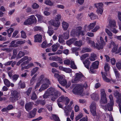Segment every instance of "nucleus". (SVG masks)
Here are the masks:
<instances>
[{
    "label": "nucleus",
    "mask_w": 121,
    "mask_h": 121,
    "mask_svg": "<svg viewBox=\"0 0 121 121\" xmlns=\"http://www.w3.org/2000/svg\"><path fill=\"white\" fill-rule=\"evenodd\" d=\"M60 95L59 92L55 88L50 87L47 90L43 96V98L46 99L51 96V100L54 102Z\"/></svg>",
    "instance_id": "f257e3e1"
},
{
    "label": "nucleus",
    "mask_w": 121,
    "mask_h": 121,
    "mask_svg": "<svg viewBox=\"0 0 121 121\" xmlns=\"http://www.w3.org/2000/svg\"><path fill=\"white\" fill-rule=\"evenodd\" d=\"M83 87L86 88L87 85L86 83H85L83 85L82 84L77 85L73 89V92L75 94L81 95L83 91Z\"/></svg>",
    "instance_id": "f03ea898"
},
{
    "label": "nucleus",
    "mask_w": 121,
    "mask_h": 121,
    "mask_svg": "<svg viewBox=\"0 0 121 121\" xmlns=\"http://www.w3.org/2000/svg\"><path fill=\"white\" fill-rule=\"evenodd\" d=\"M82 27H78L75 29H73L71 32V35L73 36L79 37L80 35L82 36L85 34V31L81 30Z\"/></svg>",
    "instance_id": "7ed1b4c3"
},
{
    "label": "nucleus",
    "mask_w": 121,
    "mask_h": 121,
    "mask_svg": "<svg viewBox=\"0 0 121 121\" xmlns=\"http://www.w3.org/2000/svg\"><path fill=\"white\" fill-rule=\"evenodd\" d=\"M96 39L97 42L96 43L95 48L98 50L102 49L106 44V43L104 41L103 38L102 37H100V41L99 39L97 38H96Z\"/></svg>",
    "instance_id": "20e7f679"
},
{
    "label": "nucleus",
    "mask_w": 121,
    "mask_h": 121,
    "mask_svg": "<svg viewBox=\"0 0 121 121\" xmlns=\"http://www.w3.org/2000/svg\"><path fill=\"white\" fill-rule=\"evenodd\" d=\"M37 22V20L34 15H32L29 17L24 22L25 25H31Z\"/></svg>",
    "instance_id": "39448f33"
},
{
    "label": "nucleus",
    "mask_w": 121,
    "mask_h": 121,
    "mask_svg": "<svg viewBox=\"0 0 121 121\" xmlns=\"http://www.w3.org/2000/svg\"><path fill=\"white\" fill-rule=\"evenodd\" d=\"M12 97L10 98V100L13 102H14L20 98V95L18 92L16 91L12 92Z\"/></svg>",
    "instance_id": "423d86ee"
},
{
    "label": "nucleus",
    "mask_w": 121,
    "mask_h": 121,
    "mask_svg": "<svg viewBox=\"0 0 121 121\" xmlns=\"http://www.w3.org/2000/svg\"><path fill=\"white\" fill-rule=\"evenodd\" d=\"M58 81L62 86H65V87L66 88H68L70 86V83H69L66 85L67 82L66 80L65 79L64 76L62 77H60V79Z\"/></svg>",
    "instance_id": "0eeeda50"
},
{
    "label": "nucleus",
    "mask_w": 121,
    "mask_h": 121,
    "mask_svg": "<svg viewBox=\"0 0 121 121\" xmlns=\"http://www.w3.org/2000/svg\"><path fill=\"white\" fill-rule=\"evenodd\" d=\"M69 32L67 31L64 33L63 35H60L59 36L58 41L60 43L63 42L64 41L63 39H68L69 36Z\"/></svg>",
    "instance_id": "6e6552de"
},
{
    "label": "nucleus",
    "mask_w": 121,
    "mask_h": 121,
    "mask_svg": "<svg viewBox=\"0 0 121 121\" xmlns=\"http://www.w3.org/2000/svg\"><path fill=\"white\" fill-rule=\"evenodd\" d=\"M109 97L110 99V103L108 105H106V108L108 109V111H110L112 110V107L114 105V101L112 95H110L109 96Z\"/></svg>",
    "instance_id": "1a4fd4ad"
},
{
    "label": "nucleus",
    "mask_w": 121,
    "mask_h": 121,
    "mask_svg": "<svg viewBox=\"0 0 121 121\" xmlns=\"http://www.w3.org/2000/svg\"><path fill=\"white\" fill-rule=\"evenodd\" d=\"M96 105L94 102H92L90 106V111L93 116L96 115Z\"/></svg>",
    "instance_id": "9d476101"
},
{
    "label": "nucleus",
    "mask_w": 121,
    "mask_h": 121,
    "mask_svg": "<svg viewBox=\"0 0 121 121\" xmlns=\"http://www.w3.org/2000/svg\"><path fill=\"white\" fill-rule=\"evenodd\" d=\"M103 4L101 3L96 4H95V7L97 8L96 12L98 14H102L103 9L102 8Z\"/></svg>",
    "instance_id": "9b49d317"
},
{
    "label": "nucleus",
    "mask_w": 121,
    "mask_h": 121,
    "mask_svg": "<svg viewBox=\"0 0 121 121\" xmlns=\"http://www.w3.org/2000/svg\"><path fill=\"white\" fill-rule=\"evenodd\" d=\"M46 82H43V84L41 85V87L39 90V92H41L47 88L49 86V85L50 84V82L49 80H47Z\"/></svg>",
    "instance_id": "f8f14e48"
},
{
    "label": "nucleus",
    "mask_w": 121,
    "mask_h": 121,
    "mask_svg": "<svg viewBox=\"0 0 121 121\" xmlns=\"http://www.w3.org/2000/svg\"><path fill=\"white\" fill-rule=\"evenodd\" d=\"M31 60V58L30 57H28L27 56H25L22 58L21 60L22 62H23L21 64L22 67V66H24L26 65Z\"/></svg>",
    "instance_id": "ddd939ff"
},
{
    "label": "nucleus",
    "mask_w": 121,
    "mask_h": 121,
    "mask_svg": "<svg viewBox=\"0 0 121 121\" xmlns=\"http://www.w3.org/2000/svg\"><path fill=\"white\" fill-rule=\"evenodd\" d=\"M72 109V107L69 106H65L64 108H63L66 116H69L70 112H71Z\"/></svg>",
    "instance_id": "4468645a"
},
{
    "label": "nucleus",
    "mask_w": 121,
    "mask_h": 121,
    "mask_svg": "<svg viewBox=\"0 0 121 121\" xmlns=\"http://www.w3.org/2000/svg\"><path fill=\"white\" fill-rule=\"evenodd\" d=\"M83 77V76L80 72L77 73L75 74V78L74 79V81L76 82L81 80Z\"/></svg>",
    "instance_id": "2eb2a0df"
},
{
    "label": "nucleus",
    "mask_w": 121,
    "mask_h": 121,
    "mask_svg": "<svg viewBox=\"0 0 121 121\" xmlns=\"http://www.w3.org/2000/svg\"><path fill=\"white\" fill-rule=\"evenodd\" d=\"M34 38L35 42L39 43L42 42V36L40 35L37 34L35 35Z\"/></svg>",
    "instance_id": "dca6fc26"
},
{
    "label": "nucleus",
    "mask_w": 121,
    "mask_h": 121,
    "mask_svg": "<svg viewBox=\"0 0 121 121\" xmlns=\"http://www.w3.org/2000/svg\"><path fill=\"white\" fill-rule=\"evenodd\" d=\"M37 111V109L34 108L32 111H31L28 114L27 117L30 118L34 117Z\"/></svg>",
    "instance_id": "f3484780"
},
{
    "label": "nucleus",
    "mask_w": 121,
    "mask_h": 121,
    "mask_svg": "<svg viewBox=\"0 0 121 121\" xmlns=\"http://www.w3.org/2000/svg\"><path fill=\"white\" fill-rule=\"evenodd\" d=\"M34 104L33 102H30L26 103L25 105V107L26 110L27 111L31 110Z\"/></svg>",
    "instance_id": "a211bd4d"
},
{
    "label": "nucleus",
    "mask_w": 121,
    "mask_h": 121,
    "mask_svg": "<svg viewBox=\"0 0 121 121\" xmlns=\"http://www.w3.org/2000/svg\"><path fill=\"white\" fill-rule=\"evenodd\" d=\"M44 75L42 74L39 77L38 79V81L40 82H46L47 80H49L47 78H44Z\"/></svg>",
    "instance_id": "6ab92c4d"
},
{
    "label": "nucleus",
    "mask_w": 121,
    "mask_h": 121,
    "mask_svg": "<svg viewBox=\"0 0 121 121\" xmlns=\"http://www.w3.org/2000/svg\"><path fill=\"white\" fill-rule=\"evenodd\" d=\"M101 73L104 80L105 82H110L111 80H112V78L110 79V78H108L106 76H107V75L106 73H104L103 72H101Z\"/></svg>",
    "instance_id": "aec40b11"
},
{
    "label": "nucleus",
    "mask_w": 121,
    "mask_h": 121,
    "mask_svg": "<svg viewBox=\"0 0 121 121\" xmlns=\"http://www.w3.org/2000/svg\"><path fill=\"white\" fill-rule=\"evenodd\" d=\"M49 59L50 60L55 61H61L62 60L60 57L57 56H53L50 57Z\"/></svg>",
    "instance_id": "412c9836"
},
{
    "label": "nucleus",
    "mask_w": 121,
    "mask_h": 121,
    "mask_svg": "<svg viewBox=\"0 0 121 121\" xmlns=\"http://www.w3.org/2000/svg\"><path fill=\"white\" fill-rule=\"evenodd\" d=\"M50 22L52 25L55 27H58L60 25V22L59 21L55 20L54 21L53 20H51Z\"/></svg>",
    "instance_id": "4be33fe9"
},
{
    "label": "nucleus",
    "mask_w": 121,
    "mask_h": 121,
    "mask_svg": "<svg viewBox=\"0 0 121 121\" xmlns=\"http://www.w3.org/2000/svg\"><path fill=\"white\" fill-rule=\"evenodd\" d=\"M60 45L58 43H56V44H53L52 47V51L53 52H55L58 49V48L59 47Z\"/></svg>",
    "instance_id": "5701e85b"
},
{
    "label": "nucleus",
    "mask_w": 121,
    "mask_h": 121,
    "mask_svg": "<svg viewBox=\"0 0 121 121\" xmlns=\"http://www.w3.org/2000/svg\"><path fill=\"white\" fill-rule=\"evenodd\" d=\"M52 45V43H50L47 44L46 41L43 42L41 44V47L43 48H45L49 47Z\"/></svg>",
    "instance_id": "b1692460"
},
{
    "label": "nucleus",
    "mask_w": 121,
    "mask_h": 121,
    "mask_svg": "<svg viewBox=\"0 0 121 121\" xmlns=\"http://www.w3.org/2000/svg\"><path fill=\"white\" fill-rule=\"evenodd\" d=\"M105 31L109 36V38L111 39H112L113 38L112 37L113 36L112 33L107 28L105 29Z\"/></svg>",
    "instance_id": "393cba45"
},
{
    "label": "nucleus",
    "mask_w": 121,
    "mask_h": 121,
    "mask_svg": "<svg viewBox=\"0 0 121 121\" xmlns=\"http://www.w3.org/2000/svg\"><path fill=\"white\" fill-rule=\"evenodd\" d=\"M115 21L114 20H110L109 21V26L110 28L115 27L116 26Z\"/></svg>",
    "instance_id": "a878e982"
},
{
    "label": "nucleus",
    "mask_w": 121,
    "mask_h": 121,
    "mask_svg": "<svg viewBox=\"0 0 121 121\" xmlns=\"http://www.w3.org/2000/svg\"><path fill=\"white\" fill-rule=\"evenodd\" d=\"M62 26L63 30H66L68 28L69 26V24L67 22L63 21L62 22Z\"/></svg>",
    "instance_id": "bb28decb"
},
{
    "label": "nucleus",
    "mask_w": 121,
    "mask_h": 121,
    "mask_svg": "<svg viewBox=\"0 0 121 121\" xmlns=\"http://www.w3.org/2000/svg\"><path fill=\"white\" fill-rule=\"evenodd\" d=\"M13 55L11 58V60L13 59L16 57L17 54V49L16 48L13 49Z\"/></svg>",
    "instance_id": "cd10ccee"
},
{
    "label": "nucleus",
    "mask_w": 121,
    "mask_h": 121,
    "mask_svg": "<svg viewBox=\"0 0 121 121\" xmlns=\"http://www.w3.org/2000/svg\"><path fill=\"white\" fill-rule=\"evenodd\" d=\"M91 63L88 59H86L83 62V63L85 65V66L87 69L89 68V66Z\"/></svg>",
    "instance_id": "c85d7f7f"
},
{
    "label": "nucleus",
    "mask_w": 121,
    "mask_h": 121,
    "mask_svg": "<svg viewBox=\"0 0 121 121\" xmlns=\"http://www.w3.org/2000/svg\"><path fill=\"white\" fill-rule=\"evenodd\" d=\"M91 97L92 99L95 100H97L99 99V96L98 94L94 93L91 95Z\"/></svg>",
    "instance_id": "c756f323"
},
{
    "label": "nucleus",
    "mask_w": 121,
    "mask_h": 121,
    "mask_svg": "<svg viewBox=\"0 0 121 121\" xmlns=\"http://www.w3.org/2000/svg\"><path fill=\"white\" fill-rule=\"evenodd\" d=\"M74 44L76 46L80 47L82 45V41L81 40L77 41L75 42Z\"/></svg>",
    "instance_id": "7c9ffc66"
},
{
    "label": "nucleus",
    "mask_w": 121,
    "mask_h": 121,
    "mask_svg": "<svg viewBox=\"0 0 121 121\" xmlns=\"http://www.w3.org/2000/svg\"><path fill=\"white\" fill-rule=\"evenodd\" d=\"M17 40H16L12 41L10 43L9 47H10L15 48L17 47L18 46L15 43L16 42Z\"/></svg>",
    "instance_id": "2f4dec72"
},
{
    "label": "nucleus",
    "mask_w": 121,
    "mask_h": 121,
    "mask_svg": "<svg viewBox=\"0 0 121 121\" xmlns=\"http://www.w3.org/2000/svg\"><path fill=\"white\" fill-rule=\"evenodd\" d=\"M107 102V99L106 96L101 97L100 103L101 104H105Z\"/></svg>",
    "instance_id": "473e14b6"
},
{
    "label": "nucleus",
    "mask_w": 121,
    "mask_h": 121,
    "mask_svg": "<svg viewBox=\"0 0 121 121\" xmlns=\"http://www.w3.org/2000/svg\"><path fill=\"white\" fill-rule=\"evenodd\" d=\"M99 62L96 61L93 62L92 65L91 67L94 69H97L98 67Z\"/></svg>",
    "instance_id": "72a5a7b5"
},
{
    "label": "nucleus",
    "mask_w": 121,
    "mask_h": 121,
    "mask_svg": "<svg viewBox=\"0 0 121 121\" xmlns=\"http://www.w3.org/2000/svg\"><path fill=\"white\" fill-rule=\"evenodd\" d=\"M77 39L75 38L71 39L67 41L66 42V43L68 45H70L71 44L73 43L75 41L77 40Z\"/></svg>",
    "instance_id": "f704fd0d"
},
{
    "label": "nucleus",
    "mask_w": 121,
    "mask_h": 121,
    "mask_svg": "<svg viewBox=\"0 0 121 121\" xmlns=\"http://www.w3.org/2000/svg\"><path fill=\"white\" fill-rule=\"evenodd\" d=\"M70 64V67L72 69H77V66L75 65V62L73 60H71Z\"/></svg>",
    "instance_id": "c9c22d12"
},
{
    "label": "nucleus",
    "mask_w": 121,
    "mask_h": 121,
    "mask_svg": "<svg viewBox=\"0 0 121 121\" xmlns=\"http://www.w3.org/2000/svg\"><path fill=\"white\" fill-rule=\"evenodd\" d=\"M117 102L119 104V111L121 113V105L120 104H121V97L117 98Z\"/></svg>",
    "instance_id": "e433bc0d"
},
{
    "label": "nucleus",
    "mask_w": 121,
    "mask_h": 121,
    "mask_svg": "<svg viewBox=\"0 0 121 121\" xmlns=\"http://www.w3.org/2000/svg\"><path fill=\"white\" fill-rule=\"evenodd\" d=\"M91 51V49L86 48H83L81 52V53H83L86 52H90Z\"/></svg>",
    "instance_id": "4c0bfd02"
},
{
    "label": "nucleus",
    "mask_w": 121,
    "mask_h": 121,
    "mask_svg": "<svg viewBox=\"0 0 121 121\" xmlns=\"http://www.w3.org/2000/svg\"><path fill=\"white\" fill-rule=\"evenodd\" d=\"M51 119L52 120H53L55 121H60V120L59 117L56 115H52V117Z\"/></svg>",
    "instance_id": "58836bf2"
},
{
    "label": "nucleus",
    "mask_w": 121,
    "mask_h": 121,
    "mask_svg": "<svg viewBox=\"0 0 121 121\" xmlns=\"http://www.w3.org/2000/svg\"><path fill=\"white\" fill-rule=\"evenodd\" d=\"M33 66V64H29L26 66H22V67L21 70H23L24 69H28L29 68Z\"/></svg>",
    "instance_id": "ea45409f"
},
{
    "label": "nucleus",
    "mask_w": 121,
    "mask_h": 121,
    "mask_svg": "<svg viewBox=\"0 0 121 121\" xmlns=\"http://www.w3.org/2000/svg\"><path fill=\"white\" fill-rule=\"evenodd\" d=\"M96 56L95 54L92 53L91 54V56L89 57V59L91 61H95L96 59Z\"/></svg>",
    "instance_id": "a19ab883"
},
{
    "label": "nucleus",
    "mask_w": 121,
    "mask_h": 121,
    "mask_svg": "<svg viewBox=\"0 0 121 121\" xmlns=\"http://www.w3.org/2000/svg\"><path fill=\"white\" fill-rule=\"evenodd\" d=\"M19 77L18 74H15L13 75L11 78L14 82H16Z\"/></svg>",
    "instance_id": "79ce46f5"
},
{
    "label": "nucleus",
    "mask_w": 121,
    "mask_h": 121,
    "mask_svg": "<svg viewBox=\"0 0 121 121\" xmlns=\"http://www.w3.org/2000/svg\"><path fill=\"white\" fill-rule=\"evenodd\" d=\"M37 75L36 74H35L31 78L30 81V83L32 85L35 83L36 81L35 78Z\"/></svg>",
    "instance_id": "37998d69"
},
{
    "label": "nucleus",
    "mask_w": 121,
    "mask_h": 121,
    "mask_svg": "<svg viewBox=\"0 0 121 121\" xmlns=\"http://www.w3.org/2000/svg\"><path fill=\"white\" fill-rule=\"evenodd\" d=\"M39 69V68L37 67H35L33 69L31 72V76L34 75L36 72H37Z\"/></svg>",
    "instance_id": "c03bdc74"
},
{
    "label": "nucleus",
    "mask_w": 121,
    "mask_h": 121,
    "mask_svg": "<svg viewBox=\"0 0 121 121\" xmlns=\"http://www.w3.org/2000/svg\"><path fill=\"white\" fill-rule=\"evenodd\" d=\"M54 33V30L51 27H48V29L47 31V33L50 36H51Z\"/></svg>",
    "instance_id": "a18cd8bd"
},
{
    "label": "nucleus",
    "mask_w": 121,
    "mask_h": 121,
    "mask_svg": "<svg viewBox=\"0 0 121 121\" xmlns=\"http://www.w3.org/2000/svg\"><path fill=\"white\" fill-rule=\"evenodd\" d=\"M4 82L5 85L8 87H9L10 86V82L7 79H4Z\"/></svg>",
    "instance_id": "49530a36"
},
{
    "label": "nucleus",
    "mask_w": 121,
    "mask_h": 121,
    "mask_svg": "<svg viewBox=\"0 0 121 121\" xmlns=\"http://www.w3.org/2000/svg\"><path fill=\"white\" fill-rule=\"evenodd\" d=\"M96 25L95 23H92L89 24L87 26L88 29L90 30L92 29Z\"/></svg>",
    "instance_id": "de8ad7c7"
},
{
    "label": "nucleus",
    "mask_w": 121,
    "mask_h": 121,
    "mask_svg": "<svg viewBox=\"0 0 121 121\" xmlns=\"http://www.w3.org/2000/svg\"><path fill=\"white\" fill-rule=\"evenodd\" d=\"M14 30L12 28H10L7 30V31L8 33V36L10 37L11 36V33L13 32Z\"/></svg>",
    "instance_id": "09e8293b"
},
{
    "label": "nucleus",
    "mask_w": 121,
    "mask_h": 121,
    "mask_svg": "<svg viewBox=\"0 0 121 121\" xmlns=\"http://www.w3.org/2000/svg\"><path fill=\"white\" fill-rule=\"evenodd\" d=\"M36 103L38 104H40L42 105H44L45 103V101L42 100H37Z\"/></svg>",
    "instance_id": "8fccbe9b"
},
{
    "label": "nucleus",
    "mask_w": 121,
    "mask_h": 121,
    "mask_svg": "<svg viewBox=\"0 0 121 121\" xmlns=\"http://www.w3.org/2000/svg\"><path fill=\"white\" fill-rule=\"evenodd\" d=\"M113 69L116 78H119L120 77V74L118 73L117 70L115 68H113Z\"/></svg>",
    "instance_id": "3c124183"
},
{
    "label": "nucleus",
    "mask_w": 121,
    "mask_h": 121,
    "mask_svg": "<svg viewBox=\"0 0 121 121\" xmlns=\"http://www.w3.org/2000/svg\"><path fill=\"white\" fill-rule=\"evenodd\" d=\"M89 56V54L88 53H85L82 55L80 57L81 60H83L85 59L86 57Z\"/></svg>",
    "instance_id": "603ef678"
},
{
    "label": "nucleus",
    "mask_w": 121,
    "mask_h": 121,
    "mask_svg": "<svg viewBox=\"0 0 121 121\" xmlns=\"http://www.w3.org/2000/svg\"><path fill=\"white\" fill-rule=\"evenodd\" d=\"M19 84L20 85V87L21 88H24L26 87L25 83L24 82H22L21 80L20 81Z\"/></svg>",
    "instance_id": "864d4df0"
},
{
    "label": "nucleus",
    "mask_w": 121,
    "mask_h": 121,
    "mask_svg": "<svg viewBox=\"0 0 121 121\" xmlns=\"http://www.w3.org/2000/svg\"><path fill=\"white\" fill-rule=\"evenodd\" d=\"M91 19L94 20L96 19L97 17V16L94 14L93 13H91L89 15Z\"/></svg>",
    "instance_id": "5fc2aeb1"
},
{
    "label": "nucleus",
    "mask_w": 121,
    "mask_h": 121,
    "mask_svg": "<svg viewBox=\"0 0 121 121\" xmlns=\"http://www.w3.org/2000/svg\"><path fill=\"white\" fill-rule=\"evenodd\" d=\"M100 94L101 97L106 96V94L104 89H102L101 90Z\"/></svg>",
    "instance_id": "6e6d98bb"
},
{
    "label": "nucleus",
    "mask_w": 121,
    "mask_h": 121,
    "mask_svg": "<svg viewBox=\"0 0 121 121\" xmlns=\"http://www.w3.org/2000/svg\"><path fill=\"white\" fill-rule=\"evenodd\" d=\"M69 102V99L67 97H65L63 102L64 103L65 105L66 106L68 104Z\"/></svg>",
    "instance_id": "4d7b16f0"
},
{
    "label": "nucleus",
    "mask_w": 121,
    "mask_h": 121,
    "mask_svg": "<svg viewBox=\"0 0 121 121\" xmlns=\"http://www.w3.org/2000/svg\"><path fill=\"white\" fill-rule=\"evenodd\" d=\"M44 3L47 5L50 6H52L53 5V3L50 0H45Z\"/></svg>",
    "instance_id": "13d9d810"
},
{
    "label": "nucleus",
    "mask_w": 121,
    "mask_h": 121,
    "mask_svg": "<svg viewBox=\"0 0 121 121\" xmlns=\"http://www.w3.org/2000/svg\"><path fill=\"white\" fill-rule=\"evenodd\" d=\"M37 97L36 94L35 92H34L32 95L31 97V99L32 100H35L37 99Z\"/></svg>",
    "instance_id": "bf43d9fd"
},
{
    "label": "nucleus",
    "mask_w": 121,
    "mask_h": 121,
    "mask_svg": "<svg viewBox=\"0 0 121 121\" xmlns=\"http://www.w3.org/2000/svg\"><path fill=\"white\" fill-rule=\"evenodd\" d=\"M25 55V54L23 52L20 51L17 55V57L18 58H20Z\"/></svg>",
    "instance_id": "052dcab7"
},
{
    "label": "nucleus",
    "mask_w": 121,
    "mask_h": 121,
    "mask_svg": "<svg viewBox=\"0 0 121 121\" xmlns=\"http://www.w3.org/2000/svg\"><path fill=\"white\" fill-rule=\"evenodd\" d=\"M65 97H64V96H61L60 97H59L57 100L58 102H63Z\"/></svg>",
    "instance_id": "680f3d73"
},
{
    "label": "nucleus",
    "mask_w": 121,
    "mask_h": 121,
    "mask_svg": "<svg viewBox=\"0 0 121 121\" xmlns=\"http://www.w3.org/2000/svg\"><path fill=\"white\" fill-rule=\"evenodd\" d=\"M104 69L106 71H107L109 70L110 69V66L107 63H105Z\"/></svg>",
    "instance_id": "e2e57ef3"
},
{
    "label": "nucleus",
    "mask_w": 121,
    "mask_h": 121,
    "mask_svg": "<svg viewBox=\"0 0 121 121\" xmlns=\"http://www.w3.org/2000/svg\"><path fill=\"white\" fill-rule=\"evenodd\" d=\"M116 65L118 69L120 70L121 69V62H117Z\"/></svg>",
    "instance_id": "0e129e2a"
},
{
    "label": "nucleus",
    "mask_w": 121,
    "mask_h": 121,
    "mask_svg": "<svg viewBox=\"0 0 121 121\" xmlns=\"http://www.w3.org/2000/svg\"><path fill=\"white\" fill-rule=\"evenodd\" d=\"M71 61L68 59L65 60L64 61V63L65 65H69L70 64Z\"/></svg>",
    "instance_id": "69168bd1"
},
{
    "label": "nucleus",
    "mask_w": 121,
    "mask_h": 121,
    "mask_svg": "<svg viewBox=\"0 0 121 121\" xmlns=\"http://www.w3.org/2000/svg\"><path fill=\"white\" fill-rule=\"evenodd\" d=\"M21 36L22 38H25L26 37V34L24 31H22L21 32Z\"/></svg>",
    "instance_id": "338daca9"
},
{
    "label": "nucleus",
    "mask_w": 121,
    "mask_h": 121,
    "mask_svg": "<svg viewBox=\"0 0 121 121\" xmlns=\"http://www.w3.org/2000/svg\"><path fill=\"white\" fill-rule=\"evenodd\" d=\"M64 71L66 73H69L71 72L72 70L69 68H65Z\"/></svg>",
    "instance_id": "774afa93"
}]
</instances>
